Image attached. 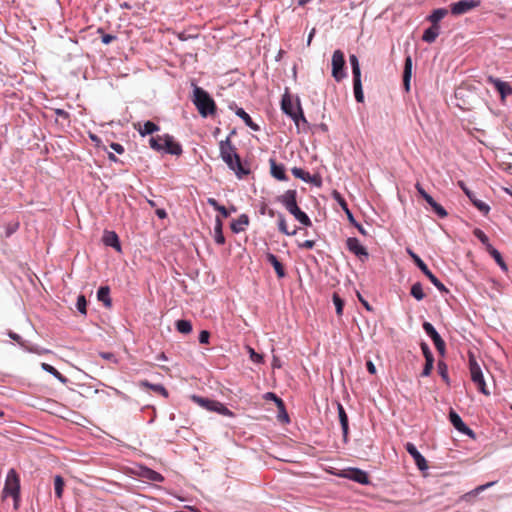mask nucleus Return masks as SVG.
Returning a JSON list of instances; mask_svg holds the SVG:
<instances>
[{
	"label": "nucleus",
	"instance_id": "obj_7",
	"mask_svg": "<svg viewBox=\"0 0 512 512\" xmlns=\"http://www.w3.org/2000/svg\"><path fill=\"white\" fill-rule=\"evenodd\" d=\"M469 370L471 380L476 385L477 389L484 395H489L490 392L487 390L481 367L473 355L469 356Z\"/></svg>",
	"mask_w": 512,
	"mask_h": 512
},
{
	"label": "nucleus",
	"instance_id": "obj_50",
	"mask_svg": "<svg viewBox=\"0 0 512 512\" xmlns=\"http://www.w3.org/2000/svg\"><path fill=\"white\" fill-rule=\"evenodd\" d=\"M265 398H266V399H273V400L275 401V403L277 404V407H278L280 410H284L285 405H284L283 400H282V399H280L279 397H277L274 393H272V392H268V393H266Z\"/></svg>",
	"mask_w": 512,
	"mask_h": 512
},
{
	"label": "nucleus",
	"instance_id": "obj_51",
	"mask_svg": "<svg viewBox=\"0 0 512 512\" xmlns=\"http://www.w3.org/2000/svg\"><path fill=\"white\" fill-rule=\"evenodd\" d=\"M420 346L425 359L434 358L429 346L425 342H422Z\"/></svg>",
	"mask_w": 512,
	"mask_h": 512
},
{
	"label": "nucleus",
	"instance_id": "obj_58",
	"mask_svg": "<svg viewBox=\"0 0 512 512\" xmlns=\"http://www.w3.org/2000/svg\"><path fill=\"white\" fill-rule=\"evenodd\" d=\"M55 114L58 117L66 119V120L69 119V117H70V114L67 111L63 110V109H56L55 110Z\"/></svg>",
	"mask_w": 512,
	"mask_h": 512
},
{
	"label": "nucleus",
	"instance_id": "obj_5",
	"mask_svg": "<svg viewBox=\"0 0 512 512\" xmlns=\"http://www.w3.org/2000/svg\"><path fill=\"white\" fill-rule=\"evenodd\" d=\"M191 399L194 403L198 404L199 406L213 412H217L218 414L233 417L234 413L229 410L224 404H222L219 401L212 400L209 398H204L197 395H192Z\"/></svg>",
	"mask_w": 512,
	"mask_h": 512
},
{
	"label": "nucleus",
	"instance_id": "obj_60",
	"mask_svg": "<svg viewBox=\"0 0 512 512\" xmlns=\"http://www.w3.org/2000/svg\"><path fill=\"white\" fill-rule=\"evenodd\" d=\"M366 367H367V370H368L369 373H371V374H375L376 373V367H375V365L373 364L372 361H368L366 363Z\"/></svg>",
	"mask_w": 512,
	"mask_h": 512
},
{
	"label": "nucleus",
	"instance_id": "obj_42",
	"mask_svg": "<svg viewBox=\"0 0 512 512\" xmlns=\"http://www.w3.org/2000/svg\"><path fill=\"white\" fill-rule=\"evenodd\" d=\"M144 477L154 482H162L164 480V477L160 473L152 469H146L144 472Z\"/></svg>",
	"mask_w": 512,
	"mask_h": 512
},
{
	"label": "nucleus",
	"instance_id": "obj_49",
	"mask_svg": "<svg viewBox=\"0 0 512 512\" xmlns=\"http://www.w3.org/2000/svg\"><path fill=\"white\" fill-rule=\"evenodd\" d=\"M434 365V358L431 359H425V365L423 368V371L421 373L422 376H429L431 374V371L433 369Z\"/></svg>",
	"mask_w": 512,
	"mask_h": 512
},
{
	"label": "nucleus",
	"instance_id": "obj_18",
	"mask_svg": "<svg viewBox=\"0 0 512 512\" xmlns=\"http://www.w3.org/2000/svg\"><path fill=\"white\" fill-rule=\"evenodd\" d=\"M343 476L360 484L369 483L368 474L365 471L358 468H351L347 470Z\"/></svg>",
	"mask_w": 512,
	"mask_h": 512
},
{
	"label": "nucleus",
	"instance_id": "obj_27",
	"mask_svg": "<svg viewBox=\"0 0 512 512\" xmlns=\"http://www.w3.org/2000/svg\"><path fill=\"white\" fill-rule=\"evenodd\" d=\"M97 299L105 305V307H111L112 301L110 298V289L108 286H101L97 291Z\"/></svg>",
	"mask_w": 512,
	"mask_h": 512
},
{
	"label": "nucleus",
	"instance_id": "obj_19",
	"mask_svg": "<svg viewBox=\"0 0 512 512\" xmlns=\"http://www.w3.org/2000/svg\"><path fill=\"white\" fill-rule=\"evenodd\" d=\"M277 201L280 202L285 208L290 209L297 205V191L290 189L285 191L282 195L277 197Z\"/></svg>",
	"mask_w": 512,
	"mask_h": 512
},
{
	"label": "nucleus",
	"instance_id": "obj_22",
	"mask_svg": "<svg viewBox=\"0 0 512 512\" xmlns=\"http://www.w3.org/2000/svg\"><path fill=\"white\" fill-rule=\"evenodd\" d=\"M266 259L273 266L279 279H282L286 276V271L283 264L278 260V258L274 254L267 253Z\"/></svg>",
	"mask_w": 512,
	"mask_h": 512
},
{
	"label": "nucleus",
	"instance_id": "obj_23",
	"mask_svg": "<svg viewBox=\"0 0 512 512\" xmlns=\"http://www.w3.org/2000/svg\"><path fill=\"white\" fill-rule=\"evenodd\" d=\"M249 217L246 214H241L236 220L231 223V230L234 233L243 232L249 225Z\"/></svg>",
	"mask_w": 512,
	"mask_h": 512
},
{
	"label": "nucleus",
	"instance_id": "obj_53",
	"mask_svg": "<svg viewBox=\"0 0 512 512\" xmlns=\"http://www.w3.org/2000/svg\"><path fill=\"white\" fill-rule=\"evenodd\" d=\"M210 333L207 330H202L199 334V342L201 344H207L209 342Z\"/></svg>",
	"mask_w": 512,
	"mask_h": 512
},
{
	"label": "nucleus",
	"instance_id": "obj_17",
	"mask_svg": "<svg viewBox=\"0 0 512 512\" xmlns=\"http://www.w3.org/2000/svg\"><path fill=\"white\" fill-rule=\"evenodd\" d=\"M162 142L165 152L171 155H180L182 153L181 145L174 140L173 136L169 134L163 135Z\"/></svg>",
	"mask_w": 512,
	"mask_h": 512
},
{
	"label": "nucleus",
	"instance_id": "obj_21",
	"mask_svg": "<svg viewBox=\"0 0 512 512\" xmlns=\"http://www.w3.org/2000/svg\"><path fill=\"white\" fill-rule=\"evenodd\" d=\"M292 174L307 183H314L320 185V180L317 176H311L309 172L304 171L301 168L294 167L291 169Z\"/></svg>",
	"mask_w": 512,
	"mask_h": 512
},
{
	"label": "nucleus",
	"instance_id": "obj_3",
	"mask_svg": "<svg viewBox=\"0 0 512 512\" xmlns=\"http://www.w3.org/2000/svg\"><path fill=\"white\" fill-rule=\"evenodd\" d=\"M3 497L11 496L14 500V508L18 509L20 502V478L15 469H10L7 473Z\"/></svg>",
	"mask_w": 512,
	"mask_h": 512
},
{
	"label": "nucleus",
	"instance_id": "obj_38",
	"mask_svg": "<svg viewBox=\"0 0 512 512\" xmlns=\"http://www.w3.org/2000/svg\"><path fill=\"white\" fill-rule=\"evenodd\" d=\"M159 130V126L151 121H146L142 128H139V133L142 136L152 134Z\"/></svg>",
	"mask_w": 512,
	"mask_h": 512
},
{
	"label": "nucleus",
	"instance_id": "obj_44",
	"mask_svg": "<svg viewBox=\"0 0 512 512\" xmlns=\"http://www.w3.org/2000/svg\"><path fill=\"white\" fill-rule=\"evenodd\" d=\"M437 368H438V372H439L440 376L442 377V379L447 384H449L448 367H447L446 363L443 361H439Z\"/></svg>",
	"mask_w": 512,
	"mask_h": 512
},
{
	"label": "nucleus",
	"instance_id": "obj_28",
	"mask_svg": "<svg viewBox=\"0 0 512 512\" xmlns=\"http://www.w3.org/2000/svg\"><path fill=\"white\" fill-rule=\"evenodd\" d=\"M236 115L238 117H240L244 123L250 127L252 130L254 131H259L260 130V127L253 122L252 118L249 116L248 113L245 112V110L243 108H237V110L235 111Z\"/></svg>",
	"mask_w": 512,
	"mask_h": 512
},
{
	"label": "nucleus",
	"instance_id": "obj_40",
	"mask_svg": "<svg viewBox=\"0 0 512 512\" xmlns=\"http://www.w3.org/2000/svg\"><path fill=\"white\" fill-rule=\"evenodd\" d=\"M175 326L177 331L182 334H189L192 331V324L188 320H178Z\"/></svg>",
	"mask_w": 512,
	"mask_h": 512
},
{
	"label": "nucleus",
	"instance_id": "obj_39",
	"mask_svg": "<svg viewBox=\"0 0 512 512\" xmlns=\"http://www.w3.org/2000/svg\"><path fill=\"white\" fill-rule=\"evenodd\" d=\"M473 205L483 214H488L490 211V207L483 201L477 199L475 195L472 193L471 198H469Z\"/></svg>",
	"mask_w": 512,
	"mask_h": 512
},
{
	"label": "nucleus",
	"instance_id": "obj_45",
	"mask_svg": "<svg viewBox=\"0 0 512 512\" xmlns=\"http://www.w3.org/2000/svg\"><path fill=\"white\" fill-rule=\"evenodd\" d=\"M295 219L298 220L302 225L304 226H311L312 225V222L310 220V218L308 217V215L303 212L302 210H300L299 212H297L295 215H294Z\"/></svg>",
	"mask_w": 512,
	"mask_h": 512
},
{
	"label": "nucleus",
	"instance_id": "obj_31",
	"mask_svg": "<svg viewBox=\"0 0 512 512\" xmlns=\"http://www.w3.org/2000/svg\"><path fill=\"white\" fill-rule=\"evenodd\" d=\"M222 220L219 217H216V223L214 227V238L215 242L219 245H223L225 243V237L222 231Z\"/></svg>",
	"mask_w": 512,
	"mask_h": 512
},
{
	"label": "nucleus",
	"instance_id": "obj_54",
	"mask_svg": "<svg viewBox=\"0 0 512 512\" xmlns=\"http://www.w3.org/2000/svg\"><path fill=\"white\" fill-rule=\"evenodd\" d=\"M249 352H250V358L253 362H256V363H261L263 361V357L262 355L256 353L254 351V349L250 348L249 349Z\"/></svg>",
	"mask_w": 512,
	"mask_h": 512
},
{
	"label": "nucleus",
	"instance_id": "obj_11",
	"mask_svg": "<svg viewBox=\"0 0 512 512\" xmlns=\"http://www.w3.org/2000/svg\"><path fill=\"white\" fill-rule=\"evenodd\" d=\"M423 329L432 339V341L435 345V348L437 349L439 354L444 355L445 350H446V344H445L444 340L441 338V336L439 335V333L436 331L434 326L429 322H424Z\"/></svg>",
	"mask_w": 512,
	"mask_h": 512
},
{
	"label": "nucleus",
	"instance_id": "obj_20",
	"mask_svg": "<svg viewBox=\"0 0 512 512\" xmlns=\"http://www.w3.org/2000/svg\"><path fill=\"white\" fill-rule=\"evenodd\" d=\"M269 163H270L271 175L275 179H277L279 181H286L288 179L287 175H286V172H285L284 165L278 164L274 159H270Z\"/></svg>",
	"mask_w": 512,
	"mask_h": 512
},
{
	"label": "nucleus",
	"instance_id": "obj_30",
	"mask_svg": "<svg viewBox=\"0 0 512 512\" xmlns=\"http://www.w3.org/2000/svg\"><path fill=\"white\" fill-rule=\"evenodd\" d=\"M448 14V10L445 8L435 9L431 15L428 16L427 20L433 25H439V21L442 20Z\"/></svg>",
	"mask_w": 512,
	"mask_h": 512
},
{
	"label": "nucleus",
	"instance_id": "obj_63",
	"mask_svg": "<svg viewBox=\"0 0 512 512\" xmlns=\"http://www.w3.org/2000/svg\"><path fill=\"white\" fill-rule=\"evenodd\" d=\"M218 212L222 215V217L227 218L230 214V211L227 210L223 205L219 208Z\"/></svg>",
	"mask_w": 512,
	"mask_h": 512
},
{
	"label": "nucleus",
	"instance_id": "obj_10",
	"mask_svg": "<svg viewBox=\"0 0 512 512\" xmlns=\"http://www.w3.org/2000/svg\"><path fill=\"white\" fill-rule=\"evenodd\" d=\"M481 0H460L450 5L451 13L459 16L479 7Z\"/></svg>",
	"mask_w": 512,
	"mask_h": 512
},
{
	"label": "nucleus",
	"instance_id": "obj_4",
	"mask_svg": "<svg viewBox=\"0 0 512 512\" xmlns=\"http://www.w3.org/2000/svg\"><path fill=\"white\" fill-rule=\"evenodd\" d=\"M281 109L285 114L291 117L298 128L300 127V123L307 124L299 100L296 104H293L291 97L285 94L281 101Z\"/></svg>",
	"mask_w": 512,
	"mask_h": 512
},
{
	"label": "nucleus",
	"instance_id": "obj_47",
	"mask_svg": "<svg viewBox=\"0 0 512 512\" xmlns=\"http://www.w3.org/2000/svg\"><path fill=\"white\" fill-rule=\"evenodd\" d=\"M150 146L156 151H162L163 150V142H162V136L157 137H151L150 138Z\"/></svg>",
	"mask_w": 512,
	"mask_h": 512
},
{
	"label": "nucleus",
	"instance_id": "obj_8",
	"mask_svg": "<svg viewBox=\"0 0 512 512\" xmlns=\"http://www.w3.org/2000/svg\"><path fill=\"white\" fill-rule=\"evenodd\" d=\"M407 253L410 255L416 266L425 274V276L439 291L448 292V289L445 287V285L429 270L428 266L416 253H414L411 249H407Z\"/></svg>",
	"mask_w": 512,
	"mask_h": 512
},
{
	"label": "nucleus",
	"instance_id": "obj_37",
	"mask_svg": "<svg viewBox=\"0 0 512 512\" xmlns=\"http://www.w3.org/2000/svg\"><path fill=\"white\" fill-rule=\"evenodd\" d=\"M410 293L418 301H421L425 298V293L420 282H416L412 285Z\"/></svg>",
	"mask_w": 512,
	"mask_h": 512
},
{
	"label": "nucleus",
	"instance_id": "obj_55",
	"mask_svg": "<svg viewBox=\"0 0 512 512\" xmlns=\"http://www.w3.org/2000/svg\"><path fill=\"white\" fill-rule=\"evenodd\" d=\"M315 244L316 243H315L314 240H306V241H304L302 243H299L298 247L310 250V249H313L315 247Z\"/></svg>",
	"mask_w": 512,
	"mask_h": 512
},
{
	"label": "nucleus",
	"instance_id": "obj_62",
	"mask_svg": "<svg viewBox=\"0 0 512 512\" xmlns=\"http://www.w3.org/2000/svg\"><path fill=\"white\" fill-rule=\"evenodd\" d=\"M272 367L273 368H281V362H280V359L277 356H273Z\"/></svg>",
	"mask_w": 512,
	"mask_h": 512
},
{
	"label": "nucleus",
	"instance_id": "obj_59",
	"mask_svg": "<svg viewBox=\"0 0 512 512\" xmlns=\"http://www.w3.org/2000/svg\"><path fill=\"white\" fill-rule=\"evenodd\" d=\"M207 203H208L211 207H213L216 211H218V210H219V208L222 206V205H220V204L217 202V200H216V199H214V198H208Z\"/></svg>",
	"mask_w": 512,
	"mask_h": 512
},
{
	"label": "nucleus",
	"instance_id": "obj_52",
	"mask_svg": "<svg viewBox=\"0 0 512 512\" xmlns=\"http://www.w3.org/2000/svg\"><path fill=\"white\" fill-rule=\"evenodd\" d=\"M98 32L102 34L101 39L104 44H110L112 41H114L116 39V36H114V35L104 34L102 29H99Z\"/></svg>",
	"mask_w": 512,
	"mask_h": 512
},
{
	"label": "nucleus",
	"instance_id": "obj_56",
	"mask_svg": "<svg viewBox=\"0 0 512 512\" xmlns=\"http://www.w3.org/2000/svg\"><path fill=\"white\" fill-rule=\"evenodd\" d=\"M334 195H335V198L338 200L342 209L344 211H347L349 208H348L346 201L341 197V195L338 192H335Z\"/></svg>",
	"mask_w": 512,
	"mask_h": 512
},
{
	"label": "nucleus",
	"instance_id": "obj_15",
	"mask_svg": "<svg viewBox=\"0 0 512 512\" xmlns=\"http://www.w3.org/2000/svg\"><path fill=\"white\" fill-rule=\"evenodd\" d=\"M487 82L494 86V88L499 92L502 100L512 94V87L508 82H504L493 76H488Z\"/></svg>",
	"mask_w": 512,
	"mask_h": 512
},
{
	"label": "nucleus",
	"instance_id": "obj_24",
	"mask_svg": "<svg viewBox=\"0 0 512 512\" xmlns=\"http://www.w3.org/2000/svg\"><path fill=\"white\" fill-rule=\"evenodd\" d=\"M337 410H338L339 421H340L341 428L343 431V436H344V439H346L347 435H348V430H349L348 416H347L342 404H340V403L337 404Z\"/></svg>",
	"mask_w": 512,
	"mask_h": 512
},
{
	"label": "nucleus",
	"instance_id": "obj_32",
	"mask_svg": "<svg viewBox=\"0 0 512 512\" xmlns=\"http://www.w3.org/2000/svg\"><path fill=\"white\" fill-rule=\"evenodd\" d=\"M493 259L497 262V264L504 270L507 271V265L505 261L503 260L501 253L495 249L492 245H488V251H487Z\"/></svg>",
	"mask_w": 512,
	"mask_h": 512
},
{
	"label": "nucleus",
	"instance_id": "obj_61",
	"mask_svg": "<svg viewBox=\"0 0 512 512\" xmlns=\"http://www.w3.org/2000/svg\"><path fill=\"white\" fill-rule=\"evenodd\" d=\"M459 186L462 188V190L468 196V198H471L472 192L465 186L464 182L459 181Z\"/></svg>",
	"mask_w": 512,
	"mask_h": 512
},
{
	"label": "nucleus",
	"instance_id": "obj_41",
	"mask_svg": "<svg viewBox=\"0 0 512 512\" xmlns=\"http://www.w3.org/2000/svg\"><path fill=\"white\" fill-rule=\"evenodd\" d=\"M474 236L483 244L485 245L486 251H488V245H491L489 242V238L487 235L479 228H476L473 231Z\"/></svg>",
	"mask_w": 512,
	"mask_h": 512
},
{
	"label": "nucleus",
	"instance_id": "obj_36",
	"mask_svg": "<svg viewBox=\"0 0 512 512\" xmlns=\"http://www.w3.org/2000/svg\"><path fill=\"white\" fill-rule=\"evenodd\" d=\"M65 482L62 476L56 475L54 477V490L57 498H62Z\"/></svg>",
	"mask_w": 512,
	"mask_h": 512
},
{
	"label": "nucleus",
	"instance_id": "obj_14",
	"mask_svg": "<svg viewBox=\"0 0 512 512\" xmlns=\"http://www.w3.org/2000/svg\"><path fill=\"white\" fill-rule=\"evenodd\" d=\"M449 420L452 423V425L457 429L459 432L474 438L475 434L473 430H471L461 419V417L454 411L450 410L449 412Z\"/></svg>",
	"mask_w": 512,
	"mask_h": 512
},
{
	"label": "nucleus",
	"instance_id": "obj_6",
	"mask_svg": "<svg viewBox=\"0 0 512 512\" xmlns=\"http://www.w3.org/2000/svg\"><path fill=\"white\" fill-rule=\"evenodd\" d=\"M349 61L352 67L353 74V88L355 99L359 103L364 102V94L361 83V70L359 65V60L356 55L352 54L349 56Z\"/></svg>",
	"mask_w": 512,
	"mask_h": 512
},
{
	"label": "nucleus",
	"instance_id": "obj_9",
	"mask_svg": "<svg viewBox=\"0 0 512 512\" xmlns=\"http://www.w3.org/2000/svg\"><path fill=\"white\" fill-rule=\"evenodd\" d=\"M344 67V53L341 50H335L332 55V76L337 82L341 81L346 76Z\"/></svg>",
	"mask_w": 512,
	"mask_h": 512
},
{
	"label": "nucleus",
	"instance_id": "obj_43",
	"mask_svg": "<svg viewBox=\"0 0 512 512\" xmlns=\"http://www.w3.org/2000/svg\"><path fill=\"white\" fill-rule=\"evenodd\" d=\"M332 300H333V303L335 305L337 315L338 316L342 315L343 307H344V301L341 299V297L337 293L333 294Z\"/></svg>",
	"mask_w": 512,
	"mask_h": 512
},
{
	"label": "nucleus",
	"instance_id": "obj_29",
	"mask_svg": "<svg viewBox=\"0 0 512 512\" xmlns=\"http://www.w3.org/2000/svg\"><path fill=\"white\" fill-rule=\"evenodd\" d=\"M103 241L107 246L114 247L118 251L120 250L119 239L115 232H113V231L106 232L104 234Z\"/></svg>",
	"mask_w": 512,
	"mask_h": 512
},
{
	"label": "nucleus",
	"instance_id": "obj_64",
	"mask_svg": "<svg viewBox=\"0 0 512 512\" xmlns=\"http://www.w3.org/2000/svg\"><path fill=\"white\" fill-rule=\"evenodd\" d=\"M300 210H301V209L299 208L298 204H297V205H295V206H293V207H291L290 209H287V211H288L290 214H292L293 216H294L297 212H299Z\"/></svg>",
	"mask_w": 512,
	"mask_h": 512
},
{
	"label": "nucleus",
	"instance_id": "obj_25",
	"mask_svg": "<svg viewBox=\"0 0 512 512\" xmlns=\"http://www.w3.org/2000/svg\"><path fill=\"white\" fill-rule=\"evenodd\" d=\"M440 26L439 25H431L428 29H426L423 33L422 40L427 43H433L439 35Z\"/></svg>",
	"mask_w": 512,
	"mask_h": 512
},
{
	"label": "nucleus",
	"instance_id": "obj_13",
	"mask_svg": "<svg viewBox=\"0 0 512 512\" xmlns=\"http://www.w3.org/2000/svg\"><path fill=\"white\" fill-rule=\"evenodd\" d=\"M347 249L355 254L360 260L365 261L369 257L367 249L355 237H350L346 241Z\"/></svg>",
	"mask_w": 512,
	"mask_h": 512
},
{
	"label": "nucleus",
	"instance_id": "obj_1",
	"mask_svg": "<svg viewBox=\"0 0 512 512\" xmlns=\"http://www.w3.org/2000/svg\"><path fill=\"white\" fill-rule=\"evenodd\" d=\"M219 150L221 159L235 172L239 179L249 174V169L245 168L242 164L241 158L237 153L236 147L232 144L230 137L220 141Z\"/></svg>",
	"mask_w": 512,
	"mask_h": 512
},
{
	"label": "nucleus",
	"instance_id": "obj_12",
	"mask_svg": "<svg viewBox=\"0 0 512 512\" xmlns=\"http://www.w3.org/2000/svg\"><path fill=\"white\" fill-rule=\"evenodd\" d=\"M415 188L421 197L430 205L432 210L440 217L445 218L447 216V211L438 204L421 186L420 183H416Z\"/></svg>",
	"mask_w": 512,
	"mask_h": 512
},
{
	"label": "nucleus",
	"instance_id": "obj_33",
	"mask_svg": "<svg viewBox=\"0 0 512 512\" xmlns=\"http://www.w3.org/2000/svg\"><path fill=\"white\" fill-rule=\"evenodd\" d=\"M41 367L44 371L50 373L51 375H53L56 379H58L59 381H61L62 383H66L67 382V378L62 375L56 368H54L52 365L50 364H47V363H42L41 364Z\"/></svg>",
	"mask_w": 512,
	"mask_h": 512
},
{
	"label": "nucleus",
	"instance_id": "obj_35",
	"mask_svg": "<svg viewBox=\"0 0 512 512\" xmlns=\"http://www.w3.org/2000/svg\"><path fill=\"white\" fill-rule=\"evenodd\" d=\"M278 229L281 233L285 235H295L297 233V229H294L291 232L288 230L286 219L284 215L281 213H278Z\"/></svg>",
	"mask_w": 512,
	"mask_h": 512
},
{
	"label": "nucleus",
	"instance_id": "obj_16",
	"mask_svg": "<svg viewBox=\"0 0 512 512\" xmlns=\"http://www.w3.org/2000/svg\"><path fill=\"white\" fill-rule=\"evenodd\" d=\"M406 450L407 452L413 457L414 462L416 466L419 468V470L424 471L428 469V464L424 456L417 450L414 444L408 442L406 444Z\"/></svg>",
	"mask_w": 512,
	"mask_h": 512
},
{
	"label": "nucleus",
	"instance_id": "obj_48",
	"mask_svg": "<svg viewBox=\"0 0 512 512\" xmlns=\"http://www.w3.org/2000/svg\"><path fill=\"white\" fill-rule=\"evenodd\" d=\"M86 306H87V301H86L85 296L79 295L77 298V303H76V307H77L78 311L85 315L87 313Z\"/></svg>",
	"mask_w": 512,
	"mask_h": 512
},
{
	"label": "nucleus",
	"instance_id": "obj_57",
	"mask_svg": "<svg viewBox=\"0 0 512 512\" xmlns=\"http://www.w3.org/2000/svg\"><path fill=\"white\" fill-rule=\"evenodd\" d=\"M110 147H111L115 152H117L118 154H123V153H124V147H123L121 144H119V143H115V142H113V143H111V144H110Z\"/></svg>",
	"mask_w": 512,
	"mask_h": 512
},
{
	"label": "nucleus",
	"instance_id": "obj_34",
	"mask_svg": "<svg viewBox=\"0 0 512 512\" xmlns=\"http://www.w3.org/2000/svg\"><path fill=\"white\" fill-rule=\"evenodd\" d=\"M140 386L147 387V388L153 390L154 392H157L165 397L168 396L167 390L165 389L164 386H162L160 384H151L147 380H144V381L140 382Z\"/></svg>",
	"mask_w": 512,
	"mask_h": 512
},
{
	"label": "nucleus",
	"instance_id": "obj_26",
	"mask_svg": "<svg viewBox=\"0 0 512 512\" xmlns=\"http://www.w3.org/2000/svg\"><path fill=\"white\" fill-rule=\"evenodd\" d=\"M411 74H412V60H411V57L408 56L405 59L404 72H403V84L407 91L409 90V87H410Z\"/></svg>",
	"mask_w": 512,
	"mask_h": 512
},
{
	"label": "nucleus",
	"instance_id": "obj_2",
	"mask_svg": "<svg viewBox=\"0 0 512 512\" xmlns=\"http://www.w3.org/2000/svg\"><path fill=\"white\" fill-rule=\"evenodd\" d=\"M193 94L192 101L202 117L212 116L216 113V103L207 91L196 86Z\"/></svg>",
	"mask_w": 512,
	"mask_h": 512
},
{
	"label": "nucleus",
	"instance_id": "obj_46",
	"mask_svg": "<svg viewBox=\"0 0 512 512\" xmlns=\"http://www.w3.org/2000/svg\"><path fill=\"white\" fill-rule=\"evenodd\" d=\"M295 219L298 220L302 225L304 226H311L312 225V222L310 220V218L308 217V215L303 212L302 210H300L299 212H297L295 215H294Z\"/></svg>",
	"mask_w": 512,
	"mask_h": 512
}]
</instances>
